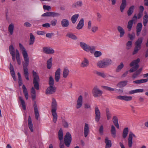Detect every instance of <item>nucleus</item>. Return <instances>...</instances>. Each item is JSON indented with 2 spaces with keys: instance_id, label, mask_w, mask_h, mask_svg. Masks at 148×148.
<instances>
[{
  "instance_id": "8fccbe9b",
  "label": "nucleus",
  "mask_w": 148,
  "mask_h": 148,
  "mask_svg": "<svg viewBox=\"0 0 148 148\" xmlns=\"http://www.w3.org/2000/svg\"><path fill=\"white\" fill-rule=\"evenodd\" d=\"M54 80L52 77L51 76L49 77V86H54Z\"/></svg>"
},
{
  "instance_id": "603ef678",
  "label": "nucleus",
  "mask_w": 148,
  "mask_h": 148,
  "mask_svg": "<svg viewBox=\"0 0 148 148\" xmlns=\"http://www.w3.org/2000/svg\"><path fill=\"white\" fill-rule=\"evenodd\" d=\"M132 46V42L129 41L126 43V48L127 49L129 50L131 48Z\"/></svg>"
},
{
  "instance_id": "412c9836",
  "label": "nucleus",
  "mask_w": 148,
  "mask_h": 148,
  "mask_svg": "<svg viewBox=\"0 0 148 148\" xmlns=\"http://www.w3.org/2000/svg\"><path fill=\"white\" fill-rule=\"evenodd\" d=\"M128 81L127 80H124L121 81L119 82L116 85L117 87L121 88L126 86L127 83Z\"/></svg>"
},
{
  "instance_id": "3c124183",
  "label": "nucleus",
  "mask_w": 148,
  "mask_h": 148,
  "mask_svg": "<svg viewBox=\"0 0 148 148\" xmlns=\"http://www.w3.org/2000/svg\"><path fill=\"white\" fill-rule=\"evenodd\" d=\"M124 66V64L123 62H121L120 63V64L117 67L116 70V72H119L121 69Z\"/></svg>"
},
{
  "instance_id": "de8ad7c7",
  "label": "nucleus",
  "mask_w": 148,
  "mask_h": 148,
  "mask_svg": "<svg viewBox=\"0 0 148 148\" xmlns=\"http://www.w3.org/2000/svg\"><path fill=\"white\" fill-rule=\"evenodd\" d=\"M9 50L11 55L15 54L14 48L12 45L9 46Z\"/></svg>"
},
{
  "instance_id": "a19ab883",
  "label": "nucleus",
  "mask_w": 148,
  "mask_h": 148,
  "mask_svg": "<svg viewBox=\"0 0 148 148\" xmlns=\"http://www.w3.org/2000/svg\"><path fill=\"white\" fill-rule=\"evenodd\" d=\"M106 114L107 120H110L112 116V114L108 108H107L106 109Z\"/></svg>"
},
{
  "instance_id": "bb28decb",
  "label": "nucleus",
  "mask_w": 148,
  "mask_h": 148,
  "mask_svg": "<svg viewBox=\"0 0 148 148\" xmlns=\"http://www.w3.org/2000/svg\"><path fill=\"white\" fill-rule=\"evenodd\" d=\"M89 133V128L88 124L85 123L84 130V134L85 137H86Z\"/></svg>"
},
{
  "instance_id": "a211bd4d",
  "label": "nucleus",
  "mask_w": 148,
  "mask_h": 148,
  "mask_svg": "<svg viewBox=\"0 0 148 148\" xmlns=\"http://www.w3.org/2000/svg\"><path fill=\"white\" fill-rule=\"evenodd\" d=\"M132 97L131 96H122L121 95L117 96L116 97V99L127 101L132 100Z\"/></svg>"
},
{
  "instance_id": "5fc2aeb1",
  "label": "nucleus",
  "mask_w": 148,
  "mask_h": 148,
  "mask_svg": "<svg viewBox=\"0 0 148 148\" xmlns=\"http://www.w3.org/2000/svg\"><path fill=\"white\" fill-rule=\"evenodd\" d=\"M128 37L130 38V40H133L135 38V35L134 33L132 34H128Z\"/></svg>"
},
{
  "instance_id": "5701e85b",
  "label": "nucleus",
  "mask_w": 148,
  "mask_h": 148,
  "mask_svg": "<svg viewBox=\"0 0 148 148\" xmlns=\"http://www.w3.org/2000/svg\"><path fill=\"white\" fill-rule=\"evenodd\" d=\"M127 5L126 0H122L120 6V10L121 12H123Z\"/></svg>"
},
{
  "instance_id": "9b49d317",
  "label": "nucleus",
  "mask_w": 148,
  "mask_h": 148,
  "mask_svg": "<svg viewBox=\"0 0 148 148\" xmlns=\"http://www.w3.org/2000/svg\"><path fill=\"white\" fill-rule=\"evenodd\" d=\"M95 121L98 122L101 118V113L97 106H96L95 108Z\"/></svg>"
},
{
  "instance_id": "423d86ee",
  "label": "nucleus",
  "mask_w": 148,
  "mask_h": 148,
  "mask_svg": "<svg viewBox=\"0 0 148 148\" xmlns=\"http://www.w3.org/2000/svg\"><path fill=\"white\" fill-rule=\"evenodd\" d=\"M112 60L110 59H107L99 61L97 64V66L100 68L107 67L112 63Z\"/></svg>"
},
{
  "instance_id": "b1692460",
  "label": "nucleus",
  "mask_w": 148,
  "mask_h": 148,
  "mask_svg": "<svg viewBox=\"0 0 148 148\" xmlns=\"http://www.w3.org/2000/svg\"><path fill=\"white\" fill-rule=\"evenodd\" d=\"M142 25L141 23H139L137 24L136 26V35L138 36L139 35L141 31Z\"/></svg>"
},
{
  "instance_id": "cd10ccee",
  "label": "nucleus",
  "mask_w": 148,
  "mask_h": 148,
  "mask_svg": "<svg viewBox=\"0 0 148 148\" xmlns=\"http://www.w3.org/2000/svg\"><path fill=\"white\" fill-rule=\"evenodd\" d=\"M84 25V19L83 18H82L79 21V23L76 27L77 29H82Z\"/></svg>"
},
{
  "instance_id": "f03ea898",
  "label": "nucleus",
  "mask_w": 148,
  "mask_h": 148,
  "mask_svg": "<svg viewBox=\"0 0 148 148\" xmlns=\"http://www.w3.org/2000/svg\"><path fill=\"white\" fill-rule=\"evenodd\" d=\"M140 62V59L139 58H138L136 60L133 61L130 64V67H132L130 69L129 72L130 73H132L135 71H136L133 74L132 76L133 79L137 77L140 74L142 70L143 69L142 68H140L137 70L139 67L138 63Z\"/></svg>"
},
{
  "instance_id": "f8f14e48",
  "label": "nucleus",
  "mask_w": 148,
  "mask_h": 148,
  "mask_svg": "<svg viewBox=\"0 0 148 148\" xmlns=\"http://www.w3.org/2000/svg\"><path fill=\"white\" fill-rule=\"evenodd\" d=\"M56 90L55 86H49L46 90L45 93L47 95H50L54 93Z\"/></svg>"
},
{
  "instance_id": "dca6fc26",
  "label": "nucleus",
  "mask_w": 148,
  "mask_h": 148,
  "mask_svg": "<svg viewBox=\"0 0 148 148\" xmlns=\"http://www.w3.org/2000/svg\"><path fill=\"white\" fill-rule=\"evenodd\" d=\"M83 104V97L80 95L77 99V103L76 105V108L77 109L80 108L82 106Z\"/></svg>"
},
{
  "instance_id": "393cba45",
  "label": "nucleus",
  "mask_w": 148,
  "mask_h": 148,
  "mask_svg": "<svg viewBox=\"0 0 148 148\" xmlns=\"http://www.w3.org/2000/svg\"><path fill=\"white\" fill-rule=\"evenodd\" d=\"M117 30L120 33L119 36L120 38L123 37L125 34V31L124 29L121 26H119L117 27Z\"/></svg>"
},
{
  "instance_id": "864d4df0",
  "label": "nucleus",
  "mask_w": 148,
  "mask_h": 148,
  "mask_svg": "<svg viewBox=\"0 0 148 148\" xmlns=\"http://www.w3.org/2000/svg\"><path fill=\"white\" fill-rule=\"evenodd\" d=\"M94 52V56L96 57H98L101 55L102 53L101 52L99 51H96Z\"/></svg>"
},
{
  "instance_id": "f257e3e1",
  "label": "nucleus",
  "mask_w": 148,
  "mask_h": 148,
  "mask_svg": "<svg viewBox=\"0 0 148 148\" xmlns=\"http://www.w3.org/2000/svg\"><path fill=\"white\" fill-rule=\"evenodd\" d=\"M19 46L21 50L22 51V53L24 60L23 62V72L24 76L27 80H29V73L27 66L29 64V58L26 49L21 44H19Z\"/></svg>"
},
{
  "instance_id": "e2e57ef3",
  "label": "nucleus",
  "mask_w": 148,
  "mask_h": 148,
  "mask_svg": "<svg viewBox=\"0 0 148 148\" xmlns=\"http://www.w3.org/2000/svg\"><path fill=\"white\" fill-rule=\"evenodd\" d=\"M43 8L44 10H47L48 11H49L51 9V7L50 6L44 5H43Z\"/></svg>"
},
{
  "instance_id": "a878e982",
  "label": "nucleus",
  "mask_w": 148,
  "mask_h": 148,
  "mask_svg": "<svg viewBox=\"0 0 148 148\" xmlns=\"http://www.w3.org/2000/svg\"><path fill=\"white\" fill-rule=\"evenodd\" d=\"M105 142L106 144L105 146L106 148H110L111 147V141L109 140L108 138L107 137H106L105 138Z\"/></svg>"
},
{
  "instance_id": "4468645a",
  "label": "nucleus",
  "mask_w": 148,
  "mask_h": 148,
  "mask_svg": "<svg viewBox=\"0 0 148 148\" xmlns=\"http://www.w3.org/2000/svg\"><path fill=\"white\" fill-rule=\"evenodd\" d=\"M133 137L136 138V136L132 132H130L128 138V145L129 147H131L132 146L133 143L132 138Z\"/></svg>"
},
{
  "instance_id": "37998d69",
  "label": "nucleus",
  "mask_w": 148,
  "mask_h": 148,
  "mask_svg": "<svg viewBox=\"0 0 148 148\" xmlns=\"http://www.w3.org/2000/svg\"><path fill=\"white\" fill-rule=\"evenodd\" d=\"M52 58H51L47 61V67L49 69H51L52 66Z\"/></svg>"
},
{
  "instance_id": "c85d7f7f",
  "label": "nucleus",
  "mask_w": 148,
  "mask_h": 148,
  "mask_svg": "<svg viewBox=\"0 0 148 148\" xmlns=\"http://www.w3.org/2000/svg\"><path fill=\"white\" fill-rule=\"evenodd\" d=\"M14 24L11 23L10 24L8 28V30L10 34L12 35L13 34L14 30Z\"/></svg>"
},
{
  "instance_id": "2eb2a0df",
  "label": "nucleus",
  "mask_w": 148,
  "mask_h": 148,
  "mask_svg": "<svg viewBox=\"0 0 148 148\" xmlns=\"http://www.w3.org/2000/svg\"><path fill=\"white\" fill-rule=\"evenodd\" d=\"M43 52L46 54H52L54 53L53 49L50 47H44L43 48Z\"/></svg>"
},
{
  "instance_id": "6e6d98bb",
  "label": "nucleus",
  "mask_w": 148,
  "mask_h": 148,
  "mask_svg": "<svg viewBox=\"0 0 148 148\" xmlns=\"http://www.w3.org/2000/svg\"><path fill=\"white\" fill-rule=\"evenodd\" d=\"M57 23V20L55 18H54L51 21V24L53 26H55Z\"/></svg>"
},
{
  "instance_id": "39448f33",
  "label": "nucleus",
  "mask_w": 148,
  "mask_h": 148,
  "mask_svg": "<svg viewBox=\"0 0 148 148\" xmlns=\"http://www.w3.org/2000/svg\"><path fill=\"white\" fill-rule=\"evenodd\" d=\"M143 40V38L140 37L135 42L134 44L135 47L132 53L133 55H134L137 53L138 51L141 49V44Z\"/></svg>"
},
{
  "instance_id": "774afa93",
  "label": "nucleus",
  "mask_w": 148,
  "mask_h": 148,
  "mask_svg": "<svg viewBox=\"0 0 148 148\" xmlns=\"http://www.w3.org/2000/svg\"><path fill=\"white\" fill-rule=\"evenodd\" d=\"M143 15V13L142 12H139L138 14L137 15V18L138 19L140 18Z\"/></svg>"
},
{
  "instance_id": "c756f323",
  "label": "nucleus",
  "mask_w": 148,
  "mask_h": 148,
  "mask_svg": "<svg viewBox=\"0 0 148 148\" xmlns=\"http://www.w3.org/2000/svg\"><path fill=\"white\" fill-rule=\"evenodd\" d=\"M23 93L25 95L26 99L27 100L28 98V91L25 86L23 85L22 86Z\"/></svg>"
},
{
  "instance_id": "052dcab7",
  "label": "nucleus",
  "mask_w": 148,
  "mask_h": 148,
  "mask_svg": "<svg viewBox=\"0 0 148 148\" xmlns=\"http://www.w3.org/2000/svg\"><path fill=\"white\" fill-rule=\"evenodd\" d=\"M42 16L50 17L51 16V12H48L44 13L42 15Z\"/></svg>"
},
{
  "instance_id": "09e8293b",
  "label": "nucleus",
  "mask_w": 148,
  "mask_h": 148,
  "mask_svg": "<svg viewBox=\"0 0 148 148\" xmlns=\"http://www.w3.org/2000/svg\"><path fill=\"white\" fill-rule=\"evenodd\" d=\"M82 3L81 1H79L77 2L75 4H73L72 7H73L76 8L78 7H81L82 5Z\"/></svg>"
},
{
  "instance_id": "c03bdc74",
  "label": "nucleus",
  "mask_w": 148,
  "mask_h": 148,
  "mask_svg": "<svg viewBox=\"0 0 148 148\" xmlns=\"http://www.w3.org/2000/svg\"><path fill=\"white\" fill-rule=\"evenodd\" d=\"M66 36L73 40H76L77 39V36L71 33H68L66 34Z\"/></svg>"
},
{
  "instance_id": "7c9ffc66",
  "label": "nucleus",
  "mask_w": 148,
  "mask_h": 148,
  "mask_svg": "<svg viewBox=\"0 0 148 148\" xmlns=\"http://www.w3.org/2000/svg\"><path fill=\"white\" fill-rule=\"evenodd\" d=\"M114 125L118 129L119 128V125L118 123V119L117 117L116 116L113 117L112 119Z\"/></svg>"
},
{
  "instance_id": "c9c22d12",
  "label": "nucleus",
  "mask_w": 148,
  "mask_h": 148,
  "mask_svg": "<svg viewBox=\"0 0 148 148\" xmlns=\"http://www.w3.org/2000/svg\"><path fill=\"white\" fill-rule=\"evenodd\" d=\"M30 38L29 40V45H33L35 41V38L32 33H30L29 34Z\"/></svg>"
},
{
  "instance_id": "4c0bfd02",
  "label": "nucleus",
  "mask_w": 148,
  "mask_h": 148,
  "mask_svg": "<svg viewBox=\"0 0 148 148\" xmlns=\"http://www.w3.org/2000/svg\"><path fill=\"white\" fill-rule=\"evenodd\" d=\"M16 58L18 64L19 65L21 64V61L20 57V54L18 51L16 49Z\"/></svg>"
},
{
  "instance_id": "69168bd1",
  "label": "nucleus",
  "mask_w": 148,
  "mask_h": 148,
  "mask_svg": "<svg viewBox=\"0 0 148 148\" xmlns=\"http://www.w3.org/2000/svg\"><path fill=\"white\" fill-rule=\"evenodd\" d=\"M103 126L102 125H101L100 127L99 131L100 134L101 135H103Z\"/></svg>"
},
{
  "instance_id": "f704fd0d",
  "label": "nucleus",
  "mask_w": 148,
  "mask_h": 148,
  "mask_svg": "<svg viewBox=\"0 0 148 148\" xmlns=\"http://www.w3.org/2000/svg\"><path fill=\"white\" fill-rule=\"evenodd\" d=\"M94 73L97 76L103 78H105L106 77V75L103 72H100L97 71H94Z\"/></svg>"
},
{
  "instance_id": "9d476101",
  "label": "nucleus",
  "mask_w": 148,
  "mask_h": 148,
  "mask_svg": "<svg viewBox=\"0 0 148 148\" xmlns=\"http://www.w3.org/2000/svg\"><path fill=\"white\" fill-rule=\"evenodd\" d=\"M137 15L136 14H135L134 16L132 19L128 21L127 25V28L129 31H130L131 30L133 26V22H136L137 21Z\"/></svg>"
},
{
  "instance_id": "338daca9",
  "label": "nucleus",
  "mask_w": 148,
  "mask_h": 148,
  "mask_svg": "<svg viewBox=\"0 0 148 148\" xmlns=\"http://www.w3.org/2000/svg\"><path fill=\"white\" fill-rule=\"evenodd\" d=\"M51 26V24L49 23H46L42 25V26L43 27L48 28L50 27Z\"/></svg>"
},
{
  "instance_id": "4be33fe9",
  "label": "nucleus",
  "mask_w": 148,
  "mask_h": 148,
  "mask_svg": "<svg viewBox=\"0 0 148 148\" xmlns=\"http://www.w3.org/2000/svg\"><path fill=\"white\" fill-rule=\"evenodd\" d=\"M89 64V62L88 60L86 58H84V60L82 62L81 66L83 68L87 67Z\"/></svg>"
},
{
  "instance_id": "2f4dec72",
  "label": "nucleus",
  "mask_w": 148,
  "mask_h": 148,
  "mask_svg": "<svg viewBox=\"0 0 148 148\" xmlns=\"http://www.w3.org/2000/svg\"><path fill=\"white\" fill-rule=\"evenodd\" d=\"M111 132L112 137L115 138L116 136V131L115 127L113 125H112L111 126Z\"/></svg>"
},
{
  "instance_id": "79ce46f5",
  "label": "nucleus",
  "mask_w": 148,
  "mask_h": 148,
  "mask_svg": "<svg viewBox=\"0 0 148 148\" xmlns=\"http://www.w3.org/2000/svg\"><path fill=\"white\" fill-rule=\"evenodd\" d=\"M79 14H76L73 15L71 18L72 22L73 23H75L76 22L78 17Z\"/></svg>"
},
{
  "instance_id": "4d7b16f0",
  "label": "nucleus",
  "mask_w": 148,
  "mask_h": 148,
  "mask_svg": "<svg viewBox=\"0 0 148 148\" xmlns=\"http://www.w3.org/2000/svg\"><path fill=\"white\" fill-rule=\"evenodd\" d=\"M62 124L64 127L66 128H67L69 127V125L68 123L64 119L62 120Z\"/></svg>"
},
{
  "instance_id": "a18cd8bd",
  "label": "nucleus",
  "mask_w": 148,
  "mask_h": 148,
  "mask_svg": "<svg viewBox=\"0 0 148 148\" xmlns=\"http://www.w3.org/2000/svg\"><path fill=\"white\" fill-rule=\"evenodd\" d=\"M58 135L59 140L60 141H62L63 139V131L61 129H60L58 132Z\"/></svg>"
},
{
  "instance_id": "13d9d810",
  "label": "nucleus",
  "mask_w": 148,
  "mask_h": 148,
  "mask_svg": "<svg viewBox=\"0 0 148 148\" xmlns=\"http://www.w3.org/2000/svg\"><path fill=\"white\" fill-rule=\"evenodd\" d=\"M60 16V14L59 13L51 12V16L55 17Z\"/></svg>"
},
{
  "instance_id": "ddd939ff",
  "label": "nucleus",
  "mask_w": 148,
  "mask_h": 148,
  "mask_svg": "<svg viewBox=\"0 0 148 148\" xmlns=\"http://www.w3.org/2000/svg\"><path fill=\"white\" fill-rule=\"evenodd\" d=\"M33 107L36 119L37 120H38L39 114V112L38 111L37 104L35 101H34V102Z\"/></svg>"
},
{
  "instance_id": "e433bc0d",
  "label": "nucleus",
  "mask_w": 148,
  "mask_h": 148,
  "mask_svg": "<svg viewBox=\"0 0 148 148\" xmlns=\"http://www.w3.org/2000/svg\"><path fill=\"white\" fill-rule=\"evenodd\" d=\"M148 81V78L146 79H141L139 80H137L134 81L133 82V83L136 84H140L141 83H145L147 82Z\"/></svg>"
},
{
  "instance_id": "72a5a7b5",
  "label": "nucleus",
  "mask_w": 148,
  "mask_h": 148,
  "mask_svg": "<svg viewBox=\"0 0 148 148\" xmlns=\"http://www.w3.org/2000/svg\"><path fill=\"white\" fill-rule=\"evenodd\" d=\"M69 71L67 67L64 68L63 71L62 76L63 77L66 78L69 74Z\"/></svg>"
},
{
  "instance_id": "0e129e2a",
  "label": "nucleus",
  "mask_w": 148,
  "mask_h": 148,
  "mask_svg": "<svg viewBox=\"0 0 148 148\" xmlns=\"http://www.w3.org/2000/svg\"><path fill=\"white\" fill-rule=\"evenodd\" d=\"M98 28L97 26H94L92 27L91 30L93 33L95 32L98 30Z\"/></svg>"
},
{
  "instance_id": "7ed1b4c3",
  "label": "nucleus",
  "mask_w": 148,
  "mask_h": 148,
  "mask_svg": "<svg viewBox=\"0 0 148 148\" xmlns=\"http://www.w3.org/2000/svg\"><path fill=\"white\" fill-rule=\"evenodd\" d=\"M51 107L52 108L51 113L53 116V122L55 123L57 121L58 115L56 112L57 109V102L54 98L52 99Z\"/></svg>"
},
{
  "instance_id": "aec40b11",
  "label": "nucleus",
  "mask_w": 148,
  "mask_h": 148,
  "mask_svg": "<svg viewBox=\"0 0 148 148\" xmlns=\"http://www.w3.org/2000/svg\"><path fill=\"white\" fill-rule=\"evenodd\" d=\"M61 25L63 27H67L69 25V21L66 19H63L61 21Z\"/></svg>"
},
{
  "instance_id": "f3484780",
  "label": "nucleus",
  "mask_w": 148,
  "mask_h": 148,
  "mask_svg": "<svg viewBox=\"0 0 148 148\" xmlns=\"http://www.w3.org/2000/svg\"><path fill=\"white\" fill-rule=\"evenodd\" d=\"M61 69L60 68H58L55 73V79L56 81L58 82L59 81L60 78Z\"/></svg>"
},
{
  "instance_id": "680f3d73",
  "label": "nucleus",
  "mask_w": 148,
  "mask_h": 148,
  "mask_svg": "<svg viewBox=\"0 0 148 148\" xmlns=\"http://www.w3.org/2000/svg\"><path fill=\"white\" fill-rule=\"evenodd\" d=\"M103 88L105 89L110 91H113L114 90V89L107 86H104Z\"/></svg>"
},
{
  "instance_id": "58836bf2",
  "label": "nucleus",
  "mask_w": 148,
  "mask_h": 148,
  "mask_svg": "<svg viewBox=\"0 0 148 148\" xmlns=\"http://www.w3.org/2000/svg\"><path fill=\"white\" fill-rule=\"evenodd\" d=\"M19 99L21 102V104L22 106L23 109L24 110H26V107L25 103L23 99V97H21L19 96Z\"/></svg>"
},
{
  "instance_id": "20e7f679",
  "label": "nucleus",
  "mask_w": 148,
  "mask_h": 148,
  "mask_svg": "<svg viewBox=\"0 0 148 148\" xmlns=\"http://www.w3.org/2000/svg\"><path fill=\"white\" fill-rule=\"evenodd\" d=\"M79 45L81 48L85 51L88 52L90 51L92 53H93L95 52V46H90L86 43L81 42L80 43Z\"/></svg>"
},
{
  "instance_id": "bf43d9fd",
  "label": "nucleus",
  "mask_w": 148,
  "mask_h": 148,
  "mask_svg": "<svg viewBox=\"0 0 148 148\" xmlns=\"http://www.w3.org/2000/svg\"><path fill=\"white\" fill-rule=\"evenodd\" d=\"M97 20L98 22H100L101 21V18L102 17L101 15L99 12L97 13Z\"/></svg>"
},
{
  "instance_id": "6e6552de",
  "label": "nucleus",
  "mask_w": 148,
  "mask_h": 148,
  "mask_svg": "<svg viewBox=\"0 0 148 148\" xmlns=\"http://www.w3.org/2000/svg\"><path fill=\"white\" fill-rule=\"evenodd\" d=\"M102 93V91L97 86H95L92 89V94L95 97H98L101 96Z\"/></svg>"
},
{
  "instance_id": "473e14b6",
  "label": "nucleus",
  "mask_w": 148,
  "mask_h": 148,
  "mask_svg": "<svg viewBox=\"0 0 148 148\" xmlns=\"http://www.w3.org/2000/svg\"><path fill=\"white\" fill-rule=\"evenodd\" d=\"M148 22V15L147 13L145 12V15L143 17V23L144 25L146 26Z\"/></svg>"
},
{
  "instance_id": "ea45409f",
  "label": "nucleus",
  "mask_w": 148,
  "mask_h": 148,
  "mask_svg": "<svg viewBox=\"0 0 148 148\" xmlns=\"http://www.w3.org/2000/svg\"><path fill=\"white\" fill-rule=\"evenodd\" d=\"M129 132V130L128 127H125L124 129L122 134V136L124 138H125L127 136L128 132Z\"/></svg>"
},
{
  "instance_id": "49530a36",
  "label": "nucleus",
  "mask_w": 148,
  "mask_h": 148,
  "mask_svg": "<svg viewBox=\"0 0 148 148\" xmlns=\"http://www.w3.org/2000/svg\"><path fill=\"white\" fill-rule=\"evenodd\" d=\"M134 6L132 5L129 8L127 12V15L130 16L134 12Z\"/></svg>"
},
{
  "instance_id": "0eeeda50",
  "label": "nucleus",
  "mask_w": 148,
  "mask_h": 148,
  "mask_svg": "<svg viewBox=\"0 0 148 148\" xmlns=\"http://www.w3.org/2000/svg\"><path fill=\"white\" fill-rule=\"evenodd\" d=\"M33 83L34 84V88L37 90L39 89V82L40 81L39 77L37 73L34 71H33Z\"/></svg>"
},
{
  "instance_id": "6ab92c4d",
  "label": "nucleus",
  "mask_w": 148,
  "mask_h": 148,
  "mask_svg": "<svg viewBox=\"0 0 148 148\" xmlns=\"http://www.w3.org/2000/svg\"><path fill=\"white\" fill-rule=\"evenodd\" d=\"M28 123L29 128L32 132H34V127L32 122L31 118L30 116H29L28 119Z\"/></svg>"
},
{
  "instance_id": "1a4fd4ad",
  "label": "nucleus",
  "mask_w": 148,
  "mask_h": 148,
  "mask_svg": "<svg viewBox=\"0 0 148 148\" xmlns=\"http://www.w3.org/2000/svg\"><path fill=\"white\" fill-rule=\"evenodd\" d=\"M72 140V137L71 134L69 132H66L64 137V141L65 145L69 147L70 145Z\"/></svg>"
}]
</instances>
